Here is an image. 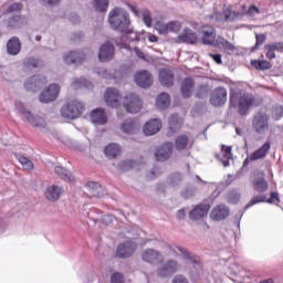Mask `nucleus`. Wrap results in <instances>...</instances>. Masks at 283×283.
Segmentation results:
<instances>
[{"instance_id": "1", "label": "nucleus", "mask_w": 283, "mask_h": 283, "mask_svg": "<svg viewBox=\"0 0 283 283\" xmlns=\"http://www.w3.org/2000/svg\"><path fill=\"white\" fill-rule=\"evenodd\" d=\"M260 102L253 96V94L244 91H231L230 92V107L238 109L240 116H247L251 107H258Z\"/></svg>"}, {"instance_id": "2", "label": "nucleus", "mask_w": 283, "mask_h": 283, "mask_svg": "<svg viewBox=\"0 0 283 283\" xmlns=\"http://www.w3.org/2000/svg\"><path fill=\"white\" fill-rule=\"evenodd\" d=\"M108 24L111 30L119 32V34L132 32V18H129L127 10L120 7H115L108 12Z\"/></svg>"}, {"instance_id": "3", "label": "nucleus", "mask_w": 283, "mask_h": 283, "mask_svg": "<svg viewBox=\"0 0 283 283\" xmlns=\"http://www.w3.org/2000/svg\"><path fill=\"white\" fill-rule=\"evenodd\" d=\"M84 109L85 105L82 102L72 99L62 106L61 115L63 118L74 120L75 118H78L81 114H83Z\"/></svg>"}, {"instance_id": "4", "label": "nucleus", "mask_w": 283, "mask_h": 283, "mask_svg": "<svg viewBox=\"0 0 283 283\" xmlns=\"http://www.w3.org/2000/svg\"><path fill=\"white\" fill-rule=\"evenodd\" d=\"M15 109L19 112L22 120L30 123L32 127L43 128L45 127L46 123L45 119L39 116L32 115V113L25 108V105L22 102L15 103Z\"/></svg>"}, {"instance_id": "5", "label": "nucleus", "mask_w": 283, "mask_h": 283, "mask_svg": "<svg viewBox=\"0 0 283 283\" xmlns=\"http://www.w3.org/2000/svg\"><path fill=\"white\" fill-rule=\"evenodd\" d=\"M124 107L128 114H138L143 109V101L138 95L130 93L124 97Z\"/></svg>"}, {"instance_id": "6", "label": "nucleus", "mask_w": 283, "mask_h": 283, "mask_svg": "<svg viewBox=\"0 0 283 283\" xmlns=\"http://www.w3.org/2000/svg\"><path fill=\"white\" fill-rule=\"evenodd\" d=\"M252 127L256 134L269 132V116L264 112H258L252 119Z\"/></svg>"}, {"instance_id": "7", "label": "nucleus", "mask_w": 283, "mask_h": 283, "mask_svg": "<svg viewBox=\"0 0 283 283\" xmlns=\"http://www.w3.org/2000/svg\"><path fill=\"white\" fill-rule=\"evenodd\" d=\"M61 92V86L59 84H50L41 94H40V103H54L56 98H59V94Z\"/></svg>"}, {"instance_id": "8", "label": "nucleus", "mask_w": 283, "mask_h": 283, "mask_svg": "<svg viewBox=\"0 0 283 283\" xmlns=\"http://www.w3.org/2000/svg\"><path fill=\"white\" fill-rule=\"evenodd\" d=\"M45 83H48V80L43 75H34L24 82V87L28 92H39Z\"/></svg>"}, {"instance_id": "9", "label": "nucleus", "mask_w": 283, "mask_h": 283, "mask_svg": "<svg viewBox=\"0 0 283 283\" xmlns=\"http://www.w3.org/2000/svg\"><path fill=\"white\" fill-rule=\"evenodd\" d=\"M210 103L213 107H222L227 103V88L217 87L212 91Z\"/></svg>"}, {"instance_id": "10", "label": "nucleus", "mask_w": 283, "mask_h": 283, "mask_svg": "<svg viewBox=\"0 0 283 283\" xmlns=\"http://www.w3.org/2000/svg\"><path fill=\"white\" fill-rule=\"evenodd\" d=\"M136 243L133 241H126L117 247L116 255L117 258H132L136 251Z\"/></svg>"}, {"instance_id": "11", "label": "nucleus", "mask_w": 283, "mask_h": 283, "mask_svg": "<svg viewBox=\"0 0 283 283\" xmlns=\"http://www.w3.org/2000/svg\"><path fill=\"white\" fill-rule=\"evenodd\" d=\"M114 44H112V42H105L99 48L98 59L102 63H107L108 61H112V59H114Z\"/></svg>"}, {"instance_id": "12", "label": "nucleus", "mask_w": 283, "mask_h": 283, "mask_svg": "<svg viewBox=\"0 0 283 283\" xmlns=\"http://www.w3.org/2000/svg\"><path fill=\"white\" fill-rule=\"evenodd\" d=\"M231 210L227 207V205L221 203L214 207L210 212L211 220L214 222H220L222 220H227V217L230 216Z\"/></svg>"}, {"instance_id": "13", "label": "nucleus", "mask_w": 283, "mask_h": 283, "mask_svg": "<svg viewBox=\"0 0 283 283\" xmlns=\"http://www.w3.org/2000/svg\"><path fill=\"white\" fill-rule=\"evenodd\" d=\"M201 42L203 45L216 46V29L211 25L201 27Z\"/></svg>"}, {"instance_id": "14", "label": "nucleus", "mask_w": 283, "mask_h": 283, "mask_svg": "<svg viewBox=\"0 0 283 283\" xmlns=\"http://www.w3.org/2000/svg\"><path fill=\"white\" fill-rule=\"evenodd\" d=\"M211 206L209 205H198L189 211V219L192 222H198V220H202L208 213Z\"/></svg>"}, {"instance_id": "15", "label": "nucleus", "mask_w": 283, "mask_h": 283, "mask_svg": "<svg viewBox=\"0 0 283 283\" xmlns=\"http://www.w3.org/2000/svg\"><path fill=\"white\" fill-rule=\"evenodd\" d=\"M104 101L107 107H118V103H120V93L116 88H107L104 94Z\"/></svg>"}, {"instance_id": "16", "label": "nucleus", "mask_w": 283, "mask_h": 283, "mask_svg": "<svg viewBox=\"0 0 283 283\" xmlns=\"http://www.w3.org/2000/svg\"><path fill=\"white\" fill-rule=\"evenodd\" d=\"M142 260L148 264H159L163 262V254L158 250L146 249L142 253Z\"/></svg>"}, {"instance_id": "17", "label": "nucleus", "mask_w": 283, "mask_h": 283, "mask_svg": "<svg viewBox=\"0 0 283 283\" xmlns=\"http://www.w3.org/2000/svg\"><path fill=\"white\" fill-rule=\"evenodd\" d=\"M129 10L135 14V17H142L143 22L147 28H151V23L154 22V19H151V12L147 9L138 10L136 6L128 4Z\"/></svg>"}, {"instance_id": "18", "label": "nucleus", "mask_w": 283, "mask_h": 283, "mask_svg": "<svg viewBox=\"0 0 283 283\" xmlns=\"http://www.w3.org/2000/svg\"><path fill=\"white\" fill-rule=\"evenodd\" d=\"M171 151H174V144L166 143L156 150L155 158L159 163H165V160H168L169 156H171Z\"/></svg>"}, {"instance_id": "19", "label": "nucleus", "mask_w": 283, "mask_h": 283, "mask_svg": "<svg viewBox=\"0 0 283 283\" xmlns=\"http://www.w3.org/2000/svg\"><path fill=\"white\" fill-rule=\"evenodd\" d=\"M135 83L138 85V87H151V83H154V80L151 77V74L147 71H140L135 75Z\"/></svg>"}, {"instance_id": "20", "label": "nucleus", "mask_w": 283, "mask_h": 283, "mask_svg": "<svg viewBox=\"0 0 283 283\" xmlns=\"http://www.w3.org/2000/svg\"><path fill=\"white\" fill-rule=\"evenodd\" d=\"M176 271H178V262L169 260L157 270V275H159V277H167L168 275L176 273Z\"/></svg>"}, {"instance_id": "21", "label": "nucleus", "mask_w": 283, "mask_h": 283, "mask_svg": "<svg viewBox=\"0 0 283 283\" xmlns=\"http://www.w3.org/2000/svg\"><path fill=\"white\" fill-rule=\"evenodd\" d=\"M85 59V53L81 51H71L63 56L64 63L66 65H78V63H83V60Z\"/></svg>"}, {"instance_id": "22", "label": "nucleus", "mask_w": 283, "mask_h": 283, "mask_svg": "<svg viewBox=\"0 0 283 283\" xmlns=\"http://www.w3.org/2000/svg\"><path fill=\"white\" fill-rule=\"evenodd\" d=\"M161 127L163 122H160V119H150L144 125V134L145 136H154L155 134H158L160 132Z\"/></svg>"}, {"instance_id": "23", "label": "nucleus", "mask_w": 283, "mask_h": 283, "mask_svg": "<svg viewBox=\"0 0 283 283\" xmlns=\"http://www.w3.org/2000/svg\"><path fill=\"white\" fill-rule=\"evenodd\" d=\"M63 187L61 186H49L45 189L44 196L49 202H56L63 196Z\"/></svg>"}, {"instance_id": "24", "label": "nucleus", "mask_w": 283, "mask_h": 283, "mask_svg": "<svg viewBox=\"0 0 283 283\" xmlns=\"http://www.w3.org/2000/svg\"><path fill=\"white\" fill-rule=\"evenodd\" d=\"M91 120L94 125H106L107 113L103 108H96L91 113Z\"/></svg>"}, {"instance_id": "25", "label": "nucleus", "mask_w": 283, "mask_h": 283, "mask_svg": "<svg viewBox=\"0 0 283 283\" xmlns=\"http://www.w3.org/2000/svg\"><path fill=\"white\" fill-rule=\"evenodd\" d=\"M193 142L189 140L188 135H179L175 142V149L177 151H184V149H191Z\"/></svg>"}, {"instance_id": "26", "label": "nucleus", "mask_w": 283, "mask_h": 283, "mask_svg": "<svg viewBox=\"0 0 283 283\" xmlns=\"http://www.w3.org/2000/svg\"><path fill=\"white\" fill-rule=\"evenodd\" d=\"M252 185L254 191H258V193H264V191L269 190V182L264 179V174H259L252 181Z\"/></svg>"}, {"instance_id": "27", "label": "nucleus", "mask_w": 283, "mask_h": 283, "mask_svg": "<svg viewBox=\"0 0 283 283\" xmlns=\"http://www.w3.org/2000/svg\"><path fill=\"white\" fill-rule=\"evenodd\" d=\"M159 82L164 87H171L174 85V73L169 69L160 70Z\"/></svg>"}, {"instance_id": "28", "label": "nucleus", "mask_w": 283, "mask_h": 283, "mask_svg": "<svg viewBox=\"0 0 283 283\" xmlns=\"http://www.w3.org/2000/svg\"><path fill=\"white\" fill-rule=\"evenodd\" d=\"M270 149L271 143L265 142L258 150L250 155V160H262L263 158H266V155L269 154Z\"/></svg>"}, {"instance_id": "29", "label": "nucleus", "mask_w": 283, "mask_h": 283, "mask_svg": "<svg viewBox=\"0 0 283 283\" xmlns=\"http://www.w3.org/2000/svg\"><path fill=\"white\" fill-rule=\"evenodd\" d=\"M7 52L11 56H17L19 52H21V40L19 38L13 36L7 42Z\"/></svg>"}, {"instance_id": "30", "label": "nucleus", "mask_w": 283, "mask_h": 283, "mask_svg": "<svg viewBox=\"0 0 283 283\" xmlns=\"http://www.w3.org/2000/svg\"><path fill=\"white\" fill-rule=\"evenodd\" d=\"M195 85H196V82H193V78H191V77H186L181 82V95L184 98H190V96L193 92Z\"/></svg>"}, {"instance_id": "31", "label": "nucleus", "mask_w": 283, "mask_h": 283, "mask_svg": "<svg viewBox=\"0 0 283 283\" xmlns=\"http://www.w3.org/2000/svg\"><path fill=\"white\" fill-rule=\"evenodd\" d=\"M178 39L181 43H198V35H196V32L191 29H185L184 32L179 34Z\"/></svg>"}, {"instance_id": "32", "label": "nucleus", "mask_w": 283, "mask_h": 283, "mask_svg": "<svg viewBox=\"0 0 283 283\" xmlns=\"http://www.w3.org/2000/svg\"><path fill=\"white\" fill-rule=\"evenodd\" d=\"M54 171L65 182L74 184L76 181V179L74 178V175H72L70 170L63 168L62 166H55Z\"/></svg>"}, {"instance_id": "33", "label": "nucleus", "mask_w": 283, "mask_h": 283, "mask_svg": "<svg viewBox=\"0 0 283 283\" xmlns=\"http://www.w3.org/2000/svg\"><path fill=\"white\" fill-rule=\"evenodd\" d=\"M86 189L93 198H103V187L96 181H90L86 185Z\"/></svg>"}, {"instance_id": "34", "label": "nucleus", "mask_w": 283, "mask_h": 283, "mask_svg": "<svg viewBox=\"0 0 283 283\" xmlns=\"http://www.w3.org/2000/svg\"><path fill=\"white\" fill-rule=\"evenodd\" d=\"M231 146H224L221 147V156L222 158L218 157L220 161L222 163L223 167H229L230 160L233 158V153Z\"/></svg>"}, {"instance_id": "35", "label": "nucleus", "mask_w": 283, "mask_h": 283, "mask_svg": "<svg viewBox=\"0 0 283 283\" xmlns=\"http://www.w3.org/2000/svg\"><path fill=\"white\" fill-rule=\"evenodd\" d=\"M171 104V98L167 93H160L156 98V107L158 109H167V107Z\"/></svg>"}, {"instance_id": "36", "label": "nucleus", "mask_w": 283, "mask_h": 283, "mask_svg": "<svg viewBox=\"0 0 283 283\" xmlns=\"http://www.w3.org/2000/svg\"><path fill=\"white\" fill-rule=\"evenodd\" d=\"M214 48H222L226 52H235V45L233 43L229 42V40L218 36L216 40Z\"/></svg>"}, {"instance_id": "37", "label": "nucleus", "mask_w": 283, "mask_h": 283, "mask_svg": "<svg viewBox=\"0 0 283 283\" xmlns=\"http://www.w3.org/2000/svg\"><path fill=\"white\" fill-rule=\"evenodd\" d=\"M120 129L122 132H124V134H136L138 126L136 125V123H134V120L126 119L122 124Z\"/></svg>"}, {"instance_id": "38", "label": "nucleus", "mask_w": 283, "mask_h": 283, "mask_svg": "<svg viewBox=\"0 0 283 283\" xmlns=\"http://www.w3.org/2000/svg\"><path fill=\"white\" fill-rule=\"evenodd\" d=\"M168 127L171 129V132H176V129H180V127H182V119L180 116H178V114H172L169 117Z\"/></svg>"}, {"instance_id": "39", "label": "nucleus", "mask_w": 283, "mask_h": 283, "mask_svg": "<svg viewBox=\"0 0 283 283\" xmlns=\"http://www.w3.org/2000/svg\"><path fill=\"white\" fill-rule=\"evenodd\" d=\"M104 154L107 158H116L120 154V146L118 144H109L105 147Z\"/></svg>"}, {"instance_id": "40", "label": "nucleus", "mask_w": 283, "mask_h": 283, "mask_svg": "<svg viewBox=\"0 0 283 283\" xmlns=\"http://www.w3.org/2000/svg\"><path fill=\"white\" fill-rule=\"evenodd\" d=\"M251 65L255 70H261L262 72H264V70H271L273 67V64H271V62L266 60H252Z\"/></svg>"}, {"instance_id": "41", "label": "nucleus", "mask_w": 283, "mask_h": 283, "mask_svg": "<svg viewBox=\"0 0 283 283\" xmlns=\"http://www.w3.org/2000/svg\"><path fill=\"white\" fill-rule=\"evenodd\" d=\"M188 266L190 269V274L192 277L195 275H198L200 271H202V263H200L198 260L190 259L188 261Z\"/></svg>"}, {"instance_id": "42", "label": "nucleus", "mask_w": 283, "mask_h": 283, "mask_svg": "<svg viewBox=\"0 0 283 283\" xmlns=\"http://www.w3.org/2000/svg\"><path fill=\"white\" fill-rule=\"evenodd\" d=\"M17 158L25 171H31V169H34V163H32V160H30L28 157L19 155Z\"/></svg>"}, {"instance_id": "43", "label": "nucleus", "mask_w": 283, "mask_h": 283, "mask_svg": "<svg viewBox=\"0 0 283 283\" xmlns=\"http://www.w3.org/2000/svg\"><path fill=\"white\" fill-rule=\"evenodd\" d=\"M93 8L97 12H107V8H109V0H94Z\"/></svg>"}, {"instance_id": "44", "label": "nucleus", "mask_w": 283, "mask_h": 283, "mask_svg": "<svg viewBox=\"0 0 283 283\" xmlns=\"http://www.w3.org/2000/svg\"><path fill=\"white\" fill-rule=\"evenodd\" d=\"M260 202H266V196L259 195L253 197L245 206V209H251L254 205H260Z\"/></svg>"}, {"instance_id": "45", "label": "nucleus", "mask_w": 283, "mask_h": 283, "mask_svg": "<svg viewBox=\"0 0 283 283\" xmlns=\"http://www.w3.org/2000/svg\"><path fill=\"white\" fill-rule=\"evenodd\" d=\"M73 90H81V87H90V82L85 78H75L72 82Z\"/></svg>"}, {"instance_id": "46", "label": "nucleus", "mask_w": 283, "mask_h": 283, "mask_svg": "<svg viewBox=\"0 0 283 283\" xmlns=\"http://www.w3.org/2000/svg\"><path fill=\"white\" fill-rule=\"evenodd\" d=\"M239 201L240 192H238V190H230L228 192V202H230L231 205H238Z\"/></svg>"}, {"instance_id": "47", "label": "nucleus", "mask_w": 283, "mask_h": 283, "mask_svg": "<svg viewBox=\"0 0 283 283\" xmlns=\"http://www.w3.org/2000/svg\"><path fill=\"white\" fill-rule=\"evenodd\" d=\"M155 30L159 32V34H167L169 32V23H164L163 21H157L155 23Z\"/></svg>"}, {"instance_id": "48", "label": "nucleus", "mask_w": 283, "mask_h": 283, "mask_svg": "<svg viewBox=\"0 0 283 283\" xmlns=\"http://www.w3.org/2000/svg\"><path fill=\"white\" fill-rule=\"evenodd\" d=\"M207 94H209V85L203 84V85L198 86L197 93H196L197 98H205V96H207Z\"/></svg>"}, {"instance_id": "49", "label": "nucleus", "mask_w": 283, "mask_h": 283, "mask_svg": "<svg viewBox=\"0 0 283 283\" xmlns=\"http://www.w3.org/2000/svg\"><path fill=\"white\" fill-rule=\"evenodd\" d=\"M136 166V161L134 160H125L119 164L120 171H129V169H134Z\"/></svg>"}, {"instance_id": "50", "label": "nucleus", "mask_w": 283, "mask_h": 283, "mask_svg": "<svg viewBox=\"0 0 283 283\" xmlns=\"http://www.w3.org/2000/svg\"><path fill=\"white\" fill-rule=\"evenodd\" d=\"M255 44L253 46V50H258L260 48V45H264V43L266 42V34L264 33H260V34H255Z\"/></svg>"}, {"instance_id": "51", "label": "nucleus", "mask_w": 283, "mask_h": 283, "mask_svg": "<svg viewBox=\"0 0 283 283\" xmlns=\"http://www.w3.org/2000/svg\"><path fill=\"white\" fill-rule=\"evenodd\" d=\"M28 67H43V61L40 59L30 57L27 60Z\"/></svg>"}, {"instance_id": "52", "label": "nucleus", "mask_w": 283, "mask_h": 283, "mask_svg": "<svg viewBox=\"0 0 283 283\" xmlns=\"http://www.w3.org/2000/svg\"><path fill=\"white\" fill-rule=\"evenodd\" d=\"M22 8H23V4L15 2L8 7L7 11H4V14H10L12 12H21Z\"/></svg>"}, {"instance_id": "53", "label": "nucleus", "mask_w": 283, "mask_h": 283, "mask_svg": "<svg viewBox=\"0 0 283 283\" xmlns=\"http://www.w3.org/2000/svg\"><path fill=\"white\" fill-rule=\"evenodd\" d=\"M264 48L266 50V59H269V61H273V59H275V49L273 48L272 44H266Z\"/></svg>"}, {"instance_id": "54", "label": "nucleus", "mask_w": 283, "mask_h": 283, "mask_svg": "<svg viewBox=\"0 0 283 283\" xmlns=\"http://www.w3.org/2000/svg\"><path fill=\"white\" fill-rule=\"evenodd\" d=\"M266 202H269V205H280V193L275 191L271 192Z\"/></svg>"}, {"instance_id": "55", "label": "nucleus", "mask_w": 283, "mask_h": 283, "mask_svg": "<svg viewBox=\"0 0 283 283\" xmlns=\"http://www.w3.org/2000/svg\"><path fill=\"white\" fill-rule=\"evenodd\" d=\"M180 22L171 21L168 23V32H180Z\"/></svg>"}, {"instance_id": "56", "label": "nucleus", "mask_w": 283, "mask_h": 283, "mask_svg": "<svg viewBox=\"0 0 283 283\" xmlns=\"http://www.w3.org/2000/svg\"><path fill=\"white\" fill-rule=\"evenodd\" d=\"M95 74H97L98 76H102V78H112V74H109V72H107L103 67L95 69Z\"/></svg>"}, {"instance_id": "57", "label": "nucleus", "mask_w": 283, "mask_h": 283, "mask_svg": "<svg viewBox=\"0 0 283 283\" xmlns=\"http://www.w3.org/2000/svg\"><path fill=\"white\" fill-rule=\"evenodd\" d=\"M182 180V175L180 174H175L170 177L169 179V184L172 186V187H176V185H178L180 181Z\"/></svg>"}, {"instance_id": "58", "label": "nucleus", "mask_w": 283, "mask_h": 283, "mask_svg": "<svg viewBox=\"0 0 283 283\" xmlns=\"http://www.w3.org/2000/svg\"><path fill=\"white\" fill-rule=\"evenodd\" d=\"M124 34H127L130 41H138V39H140L138 32L134 31V27H132V32H124Z\"/></svg>"}, {"instance_id": "59", "label": "nucleus", "mask_w": 283, "mask_h": 283, "mask_svg": "<svg viewBox=\"0 0 283 283\" xmlns=\"http://www.w3.org/2000/svg\"><path fill=\"white\" fill-rule=\"evenodd\" d=\"M111 283H123V274L116 272L111 276Z\"/></svg>"}, {"instance_id": "60", "label": "nucleus", "mask_w": 283, "mask_h": 283, "mask_svg": "<svg viewBox=\"0 0 283 283\" xmlns=\"http://www.w3.org/2000/svg\"><path fill=\"white\" fill-rule=\"evenodd\" d=\"M209 56L213 60L214 63H218V65H222V55L220 53H209Z\"/></svg>"}, {"instance_id": "61", "label": "nucleus", "mask_w": 283, "mask_h": 283, "mask_svg": "<svg viewBox=\"0 0 283 283\" xmlns=\"http://www.w3.org/2000/svg\"><path fill=\"white\" fill-rule=\"evenodd\" d=\"M134 52L137 54L138 59H142L143 61H149V56H147L140 49L135 48Z\"/></svg>"}, {"instance_id": "62", "label": "nucleus", "mask_w": 283, "mask_h": 283, "mask_svg": "<svg viewBox=\"0 0 283 283\" xmlns=\"http://www.w3.org/2000/svg\"><path fill=\"white\" fill-rule=\"evenodd\" d=\"M172 283H189V281L182 275H176L172 280Z\"/></svg>"}, {"instance_id": "63", "label": "nucleus", "mask_w": 283, "mask_h": 283, "mask_svg": "<svg viewBox=\"0 0 283 283\" xmlns=\"http://www.w3.org/2000/svg\"><path fill=\"white\" fill-rule=\"evenodd\" d=\"M274 116H275L276 119L282 118V116H283V107L282 106H277L274 109Z\"/></svg>"}, {"instance_id": "64", "label": "nucleus", "mask_w": 283, "mask_h": 283, "mask_svg": "<svg viewBox=\"0 0 283 283\" xmlns=\"http://www.w3.org/2000/svg\"><path fill=\"white\" fill-rule=\"evenodd\" d=\"M275 52H283V42H275L271 44Z\"/></svg>"}]
</instances>
